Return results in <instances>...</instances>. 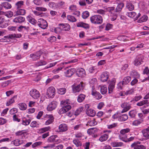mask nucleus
<instances>
[{
  "instance_id": "58",
  "label": "nucleus",
  "mask_w": 149,
  "mask_h": 149,
  "mask_svg": "<svg viewBox=\"0 0 149 149\" xmlns=\"http://www.w3.org/2000/svg\"><path fill=\"white\" fill-rule=\"evenodd\" d=\"M36 9L38 11H40L43 12L46 11L47 10V9L45 8L42 7H36Z\"/></svg>"
},
{
  "instance_id": "63",
  "label": "nucleus",
  "mask_w": 149,
  "mask_h": 149,
  "mask_svg": "<svg viewBox=\"0 0 149 149\" xmlns=\"http://www.w3.org/2000/svg\"><path fill=\"white\" fill-rule=\"evenodd\" d=\"M141 123V122L140 121L138 120H136L133 122L132 125L134 126H137L139 125Z\"/></svg>"
},
{
  "instance_id": "7",
  "label": "nucleus",
  "mask_w": 149,
  "mask_h": 149,
  "mask_svg": "<svg viewBox=\"0 0 149 149\" xmlns=\"http://www.w3.org/2000/svg\"><path fill=\"white\" fill-rule=\"evenodd\" d=\"M55 89L53 87H50L48 88L47 95L50 97H53L55 94Z\"/></svg>"
},
{
  "instance_id": "35",
  "label": "nucleus",
  "mask_w": 149,
  "mask_h": 149,
  "mask_svg": "<svg viewBox=\"0 0 149 149\" xmlns=\"http://www.w3.org/2000/svg\"><path fill=\"white\" fill-rule=\"evenodd\" d=\"M24 4V2L22 1H20L16 3L15 4V7L17 9H19Z\"/></svg>"
},
{
  "instance_id": "34",
  "label": "nucleus",
  "mask_w": 149,
  "mask_h": 149,
  "mask_svg": "<svg viewBox=\"0 0 149 149\" xmlns=\"http://www.w3.org/2000/svg\"><path fill=\"white\" fill-rule=\"evenodd\" d=\"M97 124V122L95 121L94 119H93L92 120L88 121L86 124V125L91 126H94Z\"/></svg>"
},
{
  "instance_id": "29",
  "label": "nucleus",
  "mask_w": 149,
  "mask_h": 149,
  "mask_svg": "<svg viewBox=\"0 0 149 149\" xmlns=\"http://www.w3.org/2000/svg\"><path fill=\"white\" fill-rule=\"evenodd\" d=\"M86 95L84 94H80L77 97V100L79 102L81 103L85 99Z\"/></svg>"
},
{
  "instance_id": "45",
  "label": "nucleus",
  "mask_w": 149,
  "mask_h": 149,
  "mask_svg": "<svg viewBox=\"0 0 149 149\" xmlns=\"http://www.w3.org/2000/svg\"><path fill=\"white\" fill-rule=\"evenodd\" d=\"M126 8L129 10H133L134 8V6L133 4L130 3H127L126 6Z\"/></svg>"
},
{
  "instance_id": "13",
  "label": "nucleus",
  "mask_w": 149,
  "mask_h": 149,
  "mask_svg": "<svg viewBox=\"0 0 149 149\" xmlns=\"http://www.w3.org/2000/svg\"><path fill=\"white\" fill-rule=\"evenodd\" d=\"M141 132L143 137L146 139H149V126L147 128L143 130Z\"/></svg>"
},
{
  "instance_id": "49",
  "label": "nucleus",
  "mask_w": 149,
  "mask_h": 149,
  "mask_svg": "<svg viewBox=\"0 0 149 149\" xmlns=\"http://www.w3.org/2000/svg\"><path fill=\"white\" fill-rule=\"evenodd\" d=\"M4 15L8 18H10L13 16V13L10 11H8L6 13L4 12Z\"/></svg>"
},
{
  "instance_id": "5",
  "label": "nucleus",
  "mask_w": 149,
  "mask_h": 149,
  "mask_svg": "<svg viewBox=\"0 0 149 149\" xmlns=\"http://www.w3.org/2000/svg\"><path fill=\"white\" fill-rule=\"evenodd\" d=\"M130 130L129 128L121 130L120 132V139L122 141L123 139H126L127 137L126 133L129 132Z\"/></svg>"
},
{
  "instance_id": "25",
  "label": "nucleus",
  "mask_w": 149,
  "mask_h": 149,
  "mask_svg": "<svg viewBox=\"0 0 149 149\" xmlns=\"http://www.w3.org/2000/svg\"><path fill=\"white\" fill-rule=\"evenodd\" d=\"M86 113L88 116L91 117L94 116L96 114L95 111L94 110L91 109H89L86 111Z\"/></svg>"
},
{
  "instance_id": "40",
  "label": "nucleus",
  "mask_w": 149,
  "mask_h": 149,
  "mask_svg": "<svg viewBox=\"0 0 149 149\" xmlns=\"http://www.w3.org/2000/svg\"><path fill=\"white\" fill-rule=\"evenodd\" d=\"M47 64V62L43 60H41L36 63V66L37 67L45 65Z\"/></svg>"
},
{
  "instance_id": "26",
  "label": "nucleus",
  "mask_w": 149,
  "mask_h": 149,
  "mask_svg": "<svg viewBox=\"0 0 149 149\" xmlns=\"http://www.w3.org/2000/svg\"><path fill=\"white\" fill-rule=\"evenodd\" d=\"M111 145L113 147H121L123 146V143L122 142L116 141L111 143Z\"/></svg>"
},
{
  "instance_id": "10",
  "label": "nucleus",
  "mask_w": 149,
  "mask_h": 149,
  "mask_svg": "<svg viewBox=\"0 0 149 149\" xmlns=\"http://www.w3.org/2000/svg\"><path fill=\"white\" fill-rule=\"evenodd\" d=\"M121 107L123 108L121 111L122 113L127 112L131 108L130 104L127 103H124L122 104L121 105Z\"/></svg>"
},
{
  "instance_id": "16",
  "label": "nucleus",
  "mask_w": 149,
  "mask_h": 149,
  "mask_svg": "<svg viewBox=\"0 0 149 149\" xmlns=\"http://www.w3.org/2000/svg\"><path fill=\"white\" fill-rule=\"evenodd\" d=\"M91 94L94 96L95 98L98 100L101 99L102 97L101 95L99 92L95 91L93 88Z\"/></svg>"
},
{
  "instance_id": "30",
  "label": "nucleus",
  "mask_w": 149,
  "mask_h": 149,
  "mask_svg": "<svg viewBox=\"0 0 149 149\" xmlns=\"http://www.w3.org/2000/svg\"><path fill=\"white\" fill-rule=\"evenodd\" d=\"M131 79V77L130 76H127L125 77L123 80V84L126 85L129 83Z\"/></svg>"
},
{
  "instance_id": "18",
  "label": "nucleus",
  "mask_w": 149,
  "mask_h": 149,
  "mask_svg": "<svg viewBox=\"0 0 149 149\" xmlns=\"http://www.w3.org/2000/svg\"><path fill=\"white\" fill-rule=\"evenodd\" d=\"M22 35L21 34H12L9 35V36L7 37L8 39L6 40L7 41H10V39H12L13 38H19L22 36Z\"/></svg>"
},
{
  "instance_id": "17",
  "label": "nucleus",
  "mask_w": 149,
  "mask_h": 149,
  "mask_svg": "<svg viewBox=\"0 0 149 149\" xmlns=\"http://www.w3.org/2000/svg\"><path fill=\"white\" fill-rule=\"evenodd\" d=\"M56 107V104L54 102H51L48 105L47 109L48 111H51L54 109Z\"/></svg>"
},
{
  "instance_id": "48",
  "label": "nucleus",
  "mask_w": 149,
  "mask_h": 149,
  "mask_svg": "<svg viewBox=\"0 0 149 149\" xmlns=\"http://www.w3.org/2000/svg\"><path fill=\"white\" fill-rule=\"evenodd\" d=\"M83 111V108L82 107H80L76 110L75 111L74 114L75 116H77L79 115Z\"/></svg>"
},
{
  "instance_id": "44",
  "label": "nucleus",
  "mask_w": 149,
  "mask_h": 149,
  "mask_svg": "<svg viewBox=\"0 0 149 149\" xmlns=\"http://www.w3.org/2000/svg\"><path fill=\"white\" fill-rule=\"evenodd\" d=\"M148 101L147 100H143L142 101L139 102L136 104V105L138 106H141L145 104L148 103Z\"/></svg>"
},
{
  "instance_id": "20",
  "label": "nucleus",
  "mask_w": 149,
  "mask_h": 149,
  "mask_svg": "<svg viewBox=\"0 0 149 149\" xmlns=\"http://www.w3.org/2000/svg\"><path fill=\"white\" fill-rule=\"evenodd\" d=\"M142 58L140 57H137L135 59L134 63L136 66L139 65L143 63Z\"/></svg>"
},
{
  "instance_id": "33",
  "label": "nucleus",
  "mask_w": 149,
  "mask_h": 149,
  "mask_svg": "<svg viewBox=\"0 0 149 149\" xmlns=\"http://www.w3.org/2000/svg\"><path fill=\"white\" fill-rule=\"evenodd\" d=\"M16 98V97L14 96L12 98L10 99L8 102H7L6 105L7 106H9L11 104L14 102L15 101V99Z\"/></svg>"
},
{
  "instance_id": "55",
  "label": "nucleus",
  "mask_w": 149,
  "mask_h": 149,
  "mask_svg": "<svg viewBox=\"0 0 149 149\" xmlns=\"http://www.w3.org/2000/svg\"><path fill=\"white\" fill-rule=\"evenodd\" d=\"M24 130H22L18 131L16 132L15 134L17 136L24 135L26 133L25 132H24Z\"/></svg>"
},
{
  "instance_id": "62",
  "label": "nucleus",
  "mask_w": 149,
  "mask_h": 149,
  "mask_svg": "<svg viewBox=\"0 0 149 149\" xmlns=\"http://www.w3.org/2000/svg\"><path fill=\"white\" fill-rule=\"evenodd\" d=\"M69 9L71 11H74L77 10V7L75 5H72L69 7Z\"/></svg>"
},
{
  "instance_id": "39",
  "label": "nucleus",
  "mask_w": 149,
  "mask_h": 149,
  "mask_svg": "<svg viewBox=\"0 0 149 149\" xmlns=\"http://www.w3.org/2000/svg\"><path fill=\"white\" fill-rule=\"evenodd\" d=\"M73 143L77 147H79L81 146L82 144L81 142L78 140L74 139L73 141Z\"/></svg>"
},
{
  "instance_id": "8",
  "label": "nucleus",
  "mask_w": 149,
  "mask_h": 149,
  "mask_svg": "<svg viewBox=\"0 0 149 149\" xmlns=\"http://www.w3.org/2000/svg\"><path fill=\"white\" fill-rule=\"evenodd\" d=\"M66 71L64 72L65 75L67 77H70L75 72V69L74 68L68 69V68H66L65 69Z\"/></svg>"
},
{
  "instance_id": "59",
  "label": "nucleus",
  "mask_w": 149,
  "mask_h": 149,
  "mask_svg": "<svg viewBox=\"0 0 149 149\" xmlns=\"http://www.w3.org/2000/svg\"><path fill=\"white\" fill-rule=\"evenodd\" d=\"M30 122L31 120L30 119L26 120H23L22 124L24 125H27L30 124Z\"/></svg>"
},
{
  "instance_id": "27",
  "label": "nucleus",
  "mask_w": 149,
  "mask_h": 149,
  "mask_svg": "<svg viewBox=\"0 0 149 149\" xmlns=\"http://www.w3.org/2000/svg\"><path fill=\"white\" fill-rule=\"evenodd\" d=\"M5 22V20L4 17L2 16H0V27L2 28L6 27L7 26L6 24H5L3 25L2 24Z\"/></svg>"
},
{
  "instance_id": "15",
  "label": "nucleus",
  "mask_w": 149,
  "mask_h": 149,
  "mask_svg": "<svg viewBox=\"0 0 149 149\" xmlns=\"http://www.w3.org/2000/svg\"><path fill=\"white\" fill-rule=\"evenodd\" d=\"M131 146L134 149H146V148L145 146L141 145H137L136 143H132Z\"/></svg>"
},
{
  "instance_id": "1",
  "label": "nucleus",
  "mask_w": 149,
  "mask_h": 149,
  "mask_svg": "<svg viewBox=\"0 0 149 149\" xmlns=\"http://www.w3.org/2000/svg\"><path fill=\"white\" fill-rule=\"evenodd\" d=\"M70 29V26L67 23L64 24H59V26L55 28L54 29L55 32L56 33H60L62 31H69Z\"/></svg>"
},
{
  "instance_id": "57",
  "label": "nucleus",
  "mask_w": 149,
  "mask_h": 149,
  "mask_svg": "<svg viewBox=\"0 0 149 149\" xmlns=\"http://www.w3.org/2000/svg\"><path fill=\"white\" fill-rule=\"evenodd\" d=\"M42 143V142L41 141L36 142L32 144V147L33 148H34L41 145Z\"/></svg>"
},
{
  "instance_id": "56",
  "label": "nucleus",
  "mask_w": 149,
  "mask_h": 149,
  "mask_svg": "<svg viewBox=\"0 0 149 149\" xmlns=\"http://www.w3.org/2000/svg\"><path fill=\"white\" fill-rule=\"evenodd\" d=\"M45 118H48V120H50V121L52 122L54 120V117L52 115L46 114L45 116Z\"/></svg>"
},
{
  "instance_id": "36",
  "label": "nucleus",
  "mask_w": 149,
  "mask_h": 149,
  "mask_svg": "<svg viewBox=\"0 0 149 149\" xmlns=\"http://www.w3.org/2000/svg\"><path fill=\"white\" fill-rule=\"evenodd\" d=\"M100 92L103 95L106 94L107 92V88L105 86H100Z\"/></svg>"
},
{
  "instance_id": "37",
  "label": "nucleus",
  "mask_w": 149,
  "mask_h": 149,
  "mask_svg": "<svg viewBox=\"0 0 149 149\" xmlns=\"http://www.w3.org/2000/svg\"><path fill=\"white\" fill-rule=\"evenodd\" d=\"M124 6V4L123 3H120L117 6L116 8V12H119L121 11L122 8Z\"/></svg>"
},
{
  "instance_id": "52",
  "label": "nucleus",
  "mask_w": 149,
  "mask_h": 149,
  "mask_svg": "<svg viewBox=\"0 0 149 149\" xmlns=\"http://www.w3.org/2000/svg\"><path fill=\"white\" fill-rule=\"evenodd\" d=\"M126 15L129 17L133 18L136 15V13L134 12H127V13Z\"/></svg>"
},
{
  "instance_id": "6",
  "label": "nucleus",
  "mask_w": 149,
  "mask_h": 149,
  "mask_svg": "<svg viewBox=\"0 0 149 149\" xmlns=\"http://www.w3.org/2000/svg\"><path fill=\"white\" fill-rule=\"evenodd\" d=\"M38 26L43 29H45L47 26V24L45 20L40 18L38 19Z\"/></svg>"
},
{
  "instance_id": "24",
  "label": "nucleus",
  "mask_w": 149,
  "mask_h": 149,
  "mask_svg": "<svg viewBox=\"0 0 149 149\" xmlns=\"http://www.w3.org/2000/svg\"><path fill=\"white\" fill-rule=\"evenodd\" d=\"M77 26L78 27H82L85 29H88L89 26L88 24L85 23L83 22H80L77 23Z\"/></svg>"
},
{
  "instance_id": "53",
  "label": "nucleus",
  "mask_w": 149,
  "mask_h": 149,
  "mask_svg": "<svg viewBox=\"0 0 149 149\" xmlns=\"http://www.w3.org/2000/svg\"><path fill=\"white\" fill-rule=\"evenodd\" d=\"M89 15V13L87 11H85L83 12L82 15L83 18L84 19L87 18Z\"/></svg>"
},
{
  "instance_id": "54",
  "label": "nucleus",
  "mask_w": 149,
  "mask_h": 149,
  "mask_svg": "<svg viewBox=\"0 0 149 149\" xmlns=\"http://www.w3.org/2000/svg\"><path fill=\"white\" fill-rule=\"evenodd\" d=\"M147 20V17L146 15H144L139 19V21L140 22L146 21Z\"/></svg>"
},
{
  "instance_id": "41",
  "label": "nucleus",
  "mask_w": 149,
  "mask_h": 149,
  "mask_svg": "<svg viewBox=\"0 0 149 149\" xmlns=\"http://www.w3.org/2000/svg\"><path fill=\"white\" fill-rule=\"evenodd\" d=\"M3 7L6 9H10L12 7L11 5L10 4L6 2L3 3Z\"/></svg>"
},
{
  "instance_id": "12",
  "label": "nucleus",
  "mask_w": 149,
  "mask_h": 149,
  "mask_svg": "<svg viewBox=\"0 0 149 149\" xmlns=\"http://www.w3.org/2000/svg\"><path fill=\"white\" fill-rule=\"evenodd\" d=\"M77 74L79 77H84L86 74L85 70L83 68L78 69L77 72Z\"/></svg>"
},
{
  "instance_id": "64",
  "label": "nucleus",
  "mask_w": 149,
  "mask_h": 149,
  "mask_svg": "<svg viewBox=\"0 0 149 149\" xmlns=\"http://www.w3.org/2000/svg\"><path fill=\"white\" fill-rule=\"evenodd\" d=\"M114 86H113L110 85H109L108 87L109 93H112V92L113 91V89H114Z\"/></svg>"
},
{
  "instance_id": "32",
  "label": "nucleus",
  "mask_w": 149,
  "mask_h": 149,
  "mask_svg": "<svg viewBox=\"0 0 149 149\" xmlns=\"http://www.w3.org/2000/svg\"><path fill=\"white\" fill-rule=\"evenodd\" d=\"M50 128L49 127H45L39 129L38 132L39 133H43L44 132L49 130Z\"/></svg>"
},
{
  "instance_id": "46",
  "label": "nucleus",
  "mask_w": 149,
  "mask_h": 149,
  "mask_svg": "<svg viewBox=\"0 0 149 149\" xmlns=\"http://www.w3.org/2000/svg\"><path fill=\"white\" fill-rule=\"evenodd\" d=\"M67 18L69 21L71 22H75L77 20L75 17L72 15H68Z\"/></svg>"
},
{
  "instance_id": "60",
  "label": "nucleus",
  "mask_w": 149,
  "mask_h": 149,
  "mask_svg": "<svg viewBox=\"0 0 149 149\" xmlns=\"http://www.w3.org/2000/svg\"><path fill=\"white\" fill-rule=\"evenodd\" d=\"M17 112V109L15 108L11 109L10 111V114H13Z\"/></svg>"
},
{
  "instance_id": "21",
  "label": "nucleus",
  "mask_w": 149,
  "mask_h": 149,
  "mask_svg": "<svg viewBox=\"0 0 149 149\" xmlns=\"http://www.w3.org/2000/svg\"><path fill=\"white\" fill-rule=\"evenodd\" d=\"M30 56L33 60L36 61L40 58V53L38 52L35 54H32L30 55Z\"/></svg>"
},
{
  "instance_id": "3",
  "label": "nucleus",
  "mask_w": 149,
  "mask_h": 149,
  "mask_svg": "<svg viewBox=\"0 0 149 149\" xmlns=\"http://www.w3.org/2000/svg\"><path fill=\"white\" fill-rule=\"evenodd\" d=\"M84 84L83 82H81L78 85H73L72 86L73 91L74 93L79 92L82 90L84 86Z\"/></svg>"
},
{
  "instance_id": "9",
  "label": "nucleus",
  "mask_w": 149,
  "mask_h": 149,
  "mask_svg": "<svg viewBox=\"0 0 149 149\" xmlns=\"http://www.w3.org/2000/svg\"><path fill=\"white\" fill-rule=\"evenodd\" d=\"M71 109V106L70 105H66L64 106L59 109L58 113L60 114L64 113L68 111Z\"/></svg>"
},
{
  "instance_id": "23",
  "label": "nucleus",
  "mask_w": 149,
  "mask_h": 149,
  "mask_svg": "<svg viewBox=\"0 0 149 149\" xmlns=\"http://www.w3.org/2000/svg\"><path fill=\"white\" fill-rule=\"evenodd\" d=\"M23 143L22 140L19 139H16L12 141V143L16 146H19L23 144Z\"/></svg>"
},
{
  "instance_id": "28",
  "label": "nucleus",
  "mask_w": 149,
  "mask_h": 149,
  "mask_svg": "<svg viewBox=\"0 0 149 149\" xmlns=\"http://www.w3.org/2000/svg\"><path fill=\"white\" fill-rule=\"evenodd\" d=\"M18 106L19 109L22 111L26 110L27 108V105L24 103H19L18 104Z\"/></svg>"
},
{
  "instance_id": "11",
  "label": "nucleus",
  "mask_w": 149,
  "mask_h": 149,
  "mask_svg": "<svg viewBox=\"0 0 149 149\" xmlns=\"http://www.w3.org/2000/svg\"><path fill=\"white\" fill-rule=\"evenodd\" d=\"M108 74V72H103L100 76V80L103 82L107 81L109 77Z\"/></svg>"
},
{
  "instance_id": "2",
  "label": "nucleus",
  "mask_w": 149,
  "mask_h": 149,
  "mask_svg": "<svg viewBox=\"0 0 149 149\" xmlns=\"http://www.w3.org/2000/svg\"><path fill=\"white\" fill-rule=\"evenodd\" d=\"M90 21L92 23L95 24H100L103 22L102 17L99 15H95L90 17Z\"/></svg>"
},
{
  "instance_id": "4",
  "label": "nucleus",
  "mask_w": 149,
  "mask_h": 149,
  "mask_svg": "<svg viewBox=\"0 0 149 149\" xmlns=\"http://www.w3.org/2000/svg\"><path fill=\"white\" fill-rule=\"evenodd\" d=\"M29 95L33 99H37L40 96L39 92L35 89H32L29 92Z\"/></svg>"
},
{
  "instance_id": "43",
  "label": "nucleus",
  "mask_w": 149,
  "mask_h": 149,
  "mask_svg": "<svg viewBox=\"0 0 149 149\" xmlns=\"http://www.w3.org/2000/svg\"><path fill=\"white\" fill-rule=\"evenodd\" d=\"M127 115L126 114H123L119 117V120L120 121H124L128 119Z\"/></svg>"
},
{
  "instance_id": "61",
  "label": "nucleus",
  "mask_w": 149,
  "mask_h": 149,
  "mask_svg": "<svg viewBox=\"0 0 149 149\" xmlns=\"http://www.w3.org/2000/svg\"><path fill=\"white\" fill-rule=\"evenodd\" d=\"M56 38L54 36H51L48 39V40L51 42H53L56 40Z\"/></svg>"
},
{
  "instance_id": "19",
  "label": "nucleus",
  "mask_w": 149,
  "mask_h": 149,
  "mask_svg": "<svg viewBox=\"0 0 149 149\" xmlns=\"http://www.w3.org/2000/svg\"><path fill=\"white\" fill-rule=\"evenodd\" d=\"M26 13V10L23 9H18L15 11V15L16 16L19 15H24Z\"/></svg>"
},
{
  "instance_id": "51",
  "label": "nucleus",
  "mask_w": 149,
  "mask_h": 149,
  "mask_svg": "<svg viewBox=\"0 0 149 149\" xmlns=\"http://www.w3.org/2000/svg\"><path fill=\"white\" fill-rule=\"evenodd\" d=\"M66 90V89L65 88H60L58 89V92L61 95H63L65 93Z\"/></svg>"
},
{
  "instance_id": "47",
  "label": "nucleus",
  "mask_w": 149,
  "mask_h": 149,
  "mask_svg": "<svg viewBox=\"0 0 149 149\" xmlns=\"http://www.w3.org/2000/svg\"><path fill=\"white\" fill-rule=\"evenodd\" d=\"M56 137V135H52L49 137L47 140L48 142H52L54 141Z\"/></svg>"
},
{
  "instance_id": "38",
  "label": "nucleus",
  "mask_w": 149,
  "mask_h": 149,
  "mask_svg": "<svg viewBox=\"0 0 149 149\" xmlns=\"http://www.w3.org/2000/svg\"><path fill=\"white\" fill-rule=\"evenodd\" d=\"M27 18L29 19V22L32 24L35 25L36 24L37 22L35 19L31 17L30 16H28Z\"/></svg>"
},
{
  "instance_id": "50",
  "label": "nucleus",
  "mask_w": 149,
  "mask_h": 149,
  "mask_svg": "<svg viewBox=\"0 0 149 149\" xmlns=\"http://www.w3.org/2000/svg\"><path fill=\"white\" fill-rule=\"evenodd\" d=\"M96 129L95 128H92L88 129L87 131L88 134H91L94 133L95 131H96Z\"/></svg>"
},
{
  "instance_id": "14",
  "label": "nucleus",
  "mask_w": 149,
  "mask_h": 149,
  "mask_svg": "<svg viewBox=\"0 0 149 149\" xmlns=\"http://www.w3.org/2000/svg\"><path fill=\"white\" fill-rule=\"evenodd\" d=\"M25 20V19L24 17L19 16L15 18L13 21L16 23H21L24 22Z\"/></svg>"
},
{
  "instance_id": "22",
  "label": "nucleus",
  "mask_w": 149,
  "mask_h": 149,
  "mask_svg": "<svg viewBox=\"0 0 149 149\" xmlns=\"http://www.w3.org/2000/svg\"><path fill=\"white\" fill-rule=\"evenodd\" d=\"M59 131L60 132L66 131L67 130L66 125L65 124H62L59 125L58 127Z\"/></svg>"
},
{
  "instance_id": "42",
  "label": "nucleus",
  "mask_w": 149,
  "mask_h": 149,
  "mask_svg": "<svg viewBox=\"0 0 149 149\" xmlns=\"http://www.w3.org/2000/svg\"><path fill=\"white\" fill-rule=\"evenodd\" d=\"M130 75L134 76V77L138 78L140 77L139 74L135 70H133L130 72Z\"/></svg>"
},
{
  "instance_id": "31",
  "label": "nucleus",
  "mask_w": 149,
  "mask_h": 149,
  "mask_svg": "<svg viewBox=\"0 0 149 149\" xmlns=\"http://www.w3.org/2000/svg\"><path fill=\"white\" fill-rule=\"evenodd\" d=\"M108 138V135L106 134H104L101 136L99 140L101 142H103L106 141Z\"/></svg>"
}]
</instances>
